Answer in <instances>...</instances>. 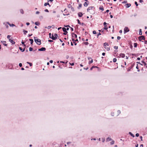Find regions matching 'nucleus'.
I'll use <instances>...</instances> for the list:
<instances>
[{
    "label": "nucleus",
    "instance_id": "39448f33",
    "mask_svg": "<svg viewBox=\"0 0 147 147\" xmlns=\"http://www.w3.org/2000/svg\"><path fill=\"white\" fill-rule=\"evenodd\" d=\"M107 24H107L105 22L103 23V25L105 27L103 29L106 30L108 29V27H107Z\"/></svg>",
    "mask_w": 147,
    "mask_h": 147
},
{
    "label": "nucleus",
    "instance_id": "f704fd0d",
    "mask_svg": "<svg viewBox=\"0 0 147 147\" xmlns=\"http://www.w3.org/2000/svg\"><path fill=\"white\" fill-rule=\"evenodd\" d=\"M33 49V48L31 47H30L29 48V51H32Z\"/></svg>",
    "mask_w": 147,
    "mask_h": 147
},
{
    "label": "nucleus",
    "instance_id": "774afa93",
    "mask_svg": "<svg viewBox=\"0 0 147 147\" xmlns=\"http://www.w3.org/2000/svg\"><path fill=\"white\" fill-rule=\"evenodd\" d=\"M30 23L29 22H27L26 23V24L27 26L29 25H30Z\"/></svg>",
    "mask_w": 147,
    "mask_h": 147
},
{
    "label": "nucleus",
    "instance_id": "72a5a7b5",
    "mask_svg": "<svg viewBox=\"0 0 147 147\" xmlns=\"http://www.w3.org/2000/svg\"><path fill=\"white\" fill-rule=\"evenodd\" d=\"M9 25L10 26H15V25L13 24H9Z\"/></svg>",
    "mask_w": 147,
    "mask_h": 147
},
{
    "label": "nucleus",
    "instance_id": "f3484780",
    "mask_svg": "<svg viewBox=\"0 0 147 147\" xmlns=\"http://www.w3.org/2000/svg\"><path fill=\"white\" fill-rule=\"evenodd\" d=\"M51 38L53 40H55V38H54V36L53 34H52V36H51V38Z\"/></svg>",
    "mask_w": 147,
    "mask_h": 147
},
{
    "label": "nucleus",
    "instance_id": "bb28decb",
    "mask_svg": "<svg viewBox=\"0 0 147 147\" xmlns=\"http://www.w3.org/2000/svg\"><path fill=\"white\" fill-rule=\"evenodd\" d=\"M35 24L37 26H38L40 24V23L38 22H36L35 23Z\"/></svg>",
    "mask_w": 147,
    "mask_h": 147
},
{
    "label": "nucleus",
    "instance_id": "0e129e2a",
    "mask_svg": "<svg viewBox=\"0 0 147 147\" xmlns=\"http://www.w3.org/2000/svg\"><path fill=\"white\" fill-rule=\"evenodd\" d=\"M40 13V12L38 11H37L36 12V14H38Z\"/></svg>",
    "mask_w": 147,
    "mask_h": 147
},
{
    "label": "nucleus",
    "instance_id": "864d4df0",
    "mask_svg": "<svg viewBox=\"0 0 147 147\" xmlns=\"http://www.w3.org/2000/svg\"><path fill=\"white\" fill-rule=\"evenodd\" d=\"M71 65V66H73L74 65V63H69Z\"/></svg>",
    "mask_w": 147,
    "mask_h": 147
},
{
    "label": "nucleus",
    "instance_id": "a18cd8bd",
    "mask_svg": "<svg viewBox=\"0 0 147 147\" xmlns=\"http://www.w3.org/2000/svg\"><path fill=\"white\" fill-rule=\"evenodd\" d=\"M71 10L72 11H75V10L74 9V8L73 7H71Z\"/></svg>",
    "mask_w": 147,
    "mask_h": 147
},
{
    "label": "nucleus",
    "instance_id": "423d86ee",
    "mask_svg": "<svg viewBox=\"0 0 147 147\" xmlns=\"http://www.w3.org/2000/svg\"><path fill=\"white\" fill-rule=\"evenodd\" d=\"M62 30L64 32V33L63 34L65 35H66L67 33L68 32L65 29V28L63 27L62 28Z\"/></svg>",
    "mask_w": 147,
    "mask_h": 147
},
{
    "label": "nucleus",
    "instance_id": "a878e982",
    "mask_svg": "<svg viewBox=\"0 0 147 147\" xmlns=\"http://www.w3.org/2000/svg\"><path fill=\"white\" fill-rule=\"evenodd\" d=\"M82 4H79L78 7V9H80V8L82 7Z\"/></svg>",
    "mask_w": 147,
    "mask_h": 147
},
{
    "label": "nucleus",
    "instance_id": "412c9836",
    "mask_svg": "<svg viewBox=\"0 0 147 147\" xmlns=\"http://www.w3.org/2000/svg\"><path fill=\"white\" fill-rule=\"evenodd\" d=\"M129 134L130 135V136H132L133 137H134L135 136L133 134H132L131 132H129Z\"/></svg>",
    "mask_w": 147,
    "mask_h": 147
},
{
    "label": "nucleus",
    "instance_id": "6ab92c4d",
    "mask_svg": "<svg viewBox=\"0 0 147 147\" xmlns=\"http://www.w3.org/2000/svg\"><path fill=\"white\" fill-rule=\"evenodd\" d=\"M19 49L22 52L24 51H25V48L23 49L21 47H19Z\"/></svg>",
    "mask_w": 147,
    "mask_h": 147
},
{
    "label": "nucleus",
    "instance_id": "338daca9",
    "mask_svg": "<svg viewBox=\"0 0 147 147\" xmlns=\"http://www.w3.org/2000/svg\"><path fill=\"white\" fill-rule=\"evenodd\" d=\"M81 24L82 26H83V25H84L85 26H86L85 24L84 23H81Z\"/></svg>",
    "mask_w": 147,
    "mask_h": 147
},
{
    "label": "nucleus",
    "instance_id": "7ed1b4c3",
    "mask_svg": "<svg viewBox=\"0 0 147 147\" xmlns=\"http://www.w3.org/2000/svg\"><path fill=\"white\" fill-rule=\"evenodd\" d=\"M138 38L139 39V40L140 41H141V40H144L145 39L144 36H140Z\"/></svg>",
    "mask_w": 147,
    "mask_h": 147
},
{
    "label": "nucleus",
    "instance_id": "f257e3e1",
    "mask_svg": "<svg viewBox=\"0 0 147 147\" xmlns=\"http://www.w3.org/2000/svg\"><path fill=\"white\" fill-rule=\"evenodd\" d=\"M34 41L38 45H40L41 44V40L40 39H37V38L34 37Z\"/></svg>",
    "mask_w": 147,
    "mask_h": 147
},
{
    "label": "nucleus",
    "instance_id": "dca6fc26",
    "mask_svg": "<svg viewBox=\"0 0 147 147\" xmlns=\"http://www.w3.org/2000/svg\"><path fill=\"white\" fill-rule=\"evenodd\" d=\"M119 55L122 58H123L125 57V55L124 53H121Z\"/></svg>",
    "mask_w": 147,
    "mask_h": 147
},
{
    "label": "nucleus",
    "instance_id": "9b49d317",
    "mask_svg": "<svg viewBox=\"0 0 147 147\" xmlns=\"http://www.w3.org/2000/svg\"><path fill=\"white\" fill-rule=\"evenodd\" d=\"M9 41L12 44H14L15 43V42L13 40L11 39H9Z\"/></svg>",
    "mask_w": 147,
    "mask_h": 147
},
{
    "label": "nucleus",
    "instance_id": "37998d69",
    "mask_svg": "<svg viewBox=\"0 0 147 147\" xmlns=\"http://www.w3.org/2000/svg\"><path fill=\"white\" fill-rule=\"evenodd\" d=\"M39 18L40 20H42L43 18V16H39Z\"/></svg>",
    "mask_w": 147,
    "mask_h": 147
},
{
    "label": "nucleus",
    "instance_id": "20e7f679",
    "mask_svg": "<svg viewBox=\"0 0 147 147\" xmlns=\"http://www.w3.org/2000/svg\"><path fill=\"white\" fill-rule=\"evenodd\" d=\"M135 63H133L130 66V67H129L128 68L127 71H129L131 70V69H132L134 66L135 65Z\"/></svg>",
    "mask_w": 147,
    "mask_h": 147
},
{
    "label": "nucleus",
    "instance_id": "b1692460",
    "mask_svg": "<svg viewBox=\"0 0 147 147\" xmlns=\"http://www.w3.org/2000/svg\"><path fill=\"white\" fill-rule=\"evenodd\" d=\"M139 34L140 35H142V30L141 29L139 30Z\"/></svg>",
    "mask_w": 147,
    "mask_h": 147
},
{
    "label": "nucleus",
    "instance_id": "4d7b16f0",
    "mask_svg": "<svg viewBox=\"0 0 147 147\" xmlns=\"http://www.w3.org/2000/svg\"><path fill=\"white\" fill-rule=\"evenodd\" d=\"M45 11L46 12H49V10L47 9H45Z\"/></svg>",
    "mask_w": 147,
    "mask_h": 147
},
{
    "label": "nucleus",
    "instance_id": "3c124183",
    "mask_svg": "<svg viewBox=\"0 0 147 147\" xmlns=\"http://www.w3.org/2000/svg\"><path fill=\"white\" fill-rule=\"evenodd\" d=\"M139 136V134L138 133H137L136 134V136L138 137Z\"/></svg>",
    "mask_w": 147,
    "mask_h": 147
},
{
    "label": "nucleus",
    "instance_id": "f03ea898",
    "mask_svg": "<svg viewBox=\"0 0 147 147\" xmlns=\"http://www.w3.org/2000/svg\"><path fill=\"white\" fill-rule=\"evenodd\" d=\"M129 30L128 27H125L124 29V33L125 34L126 33L129 32Z\"/></svg>",
    "mask_w": 147,
    "mask_h": 147
},
{
    "label": "nucleus",
    "instance_id": "f8f14e48",
    "mask_svg": "<svg viewBox=\"0 0 147 147\" xmlns=\"http://www.w3.org/2000/svg\"><path fill=\"white\" fill-rule=\"evenodd\" d=\"M78 15L79 17H82V16H83V14L82 12H80L78 13Z\"/></svg>",
    "mask_w": 147,
    "mask_h": 147
},
{
    "label": "nucleus",
    "instance_id": "5fc2aeb1",
    "mask_svg": "<svg viewBox=\"0 0 147 147\" xmlns=\"http://www.w3.org/2000/svg\"><path fill=\"white\" fill-rule=\"evenodd\" d=\"M11 36H10L9 35H8L7 36V38L9 39H9H10V37Z\"/></svg>",
    "mask_w": 147,
    "mask_h": 147
},
{
    "label": "nucleus",
    "instance_id": "c03bdc74",
    "mask_svg": "<svg viewBox=\"0 0 147 147\" xmlns=\"http://www.w3.org/2000/svg\"><path fill=\"white\" fill-rule=\"evenodd\" d=\"M19 66L20 67H22V63H19Z\"/></svg>",
    "mask_w": 147,
    "mask_h": 147
},
{
    "label": "nucleus",
    "instance_id": "ea45409f",
    "mask_svg": "<svg viewBox=\"0 0 147 147\" xmlns=\"http://www.w3.org/2000/svg\"><path fill=\"white\" fill-rule=\"evenodd\" d=\"M84 44H85L86 45H88V42H85L83 43Z\"/></svg>",
    "mask_w": 147,
    "mask_h": 147
},
{
    "label": "nucleus",
    "instance_id": "4c0bfd02",
    "mask_svg": "<svg viewBox=\"0 0 147 147\" xmlns=\"http://www.w3.org/2000/svg\"><path fill=\"white\" fill-rule=\"evenodd\" d=\"M102 142H104L105 141V138H102Z\"/></svg>",
    "mask_w": 147,
    "mask_h": 147
},
{
    "label": "nucleus",
    "instance_id": "e433bc0d",
    "mask_svg": "<svg viewBox=\"0 0 147 147\" xmlns=\"http://www.w3.org/2000/svg\"><path fill=\"white\" fill-rule=\"evenodd\" d=\"M77 20L78 21V24H81V23L80 22V20L78 19H77Z\"/></svg>",
    "mask_w": 147,
    "mask_h": 147
},
{
    "label": "nucleus",
    "instance_id": "aec40b11",
    "mask_svg": "<svg viewBox=\"0 0 147 147\" xmlns=\"http://www.w3.org/2000/svg\"><path fill=\"white\" fill-rule=\"evenodd\" d=\"M126 7L128 8L131 6V4L130 3H127L126 4Z\"/></svg>",
    "mask_w": 147,
    "mask_h": 147
},
{
    "label": "nucleus",
    "instance_id": "2f4dec72",
    "mask_svg": "<svg viewBox=\"0 0 147 147\" xmlns=\"http://www.w3.org/2000/svg\"><path fill=\"white\" fill-rule=\"evenodd\" d=\"M115 142L113 140L110 142V144L111 145H113L114 144Z\"/></svg>",
    "mask_w": 147,
    "mask_h": 147
},
{
    "label": "nucleus",
    "instance_id": "7c9ffc66",
    "mask_svg": "<svg viewBox=\"0 0 147 147\" xmlns=\"http://www.w3.org/2000/svg\"><path fill=\"white\" fill-rule=\"evenodd\" d=\"M49 5V3L48 2L45 3L44 4V6H47V5Z\"/></svg>",
    "mask_w": 147,
    "mask_h": 147
},
{
    "label": "nucleus",
    "instance_id": "c756f323",
    "mask_svg": "<svg viewBox=\"0 0 147 147\" xmlns=\"http://www.w3.org/2000/svg\"><path fill=\"white\" fill-rule=\"evenodd\" d=\"M67 7L69 8H71L72 7L71 5L70 4H69L68 5Z\"/></svg>",
    "mask_w": 147,
    "mask_h": 147
},
{
    "label": "nucleus",
    "instance_id": "9d476101",
    "mask_svg": "<svg viewBox=\"0 0 147 147\" xmlns=\"http://www.w3.org/2000/svg\"><path fill=\"white\" fill-rule=\"evenodd\" d=\"M89 4V2L88 1H86L84 3V5L85 7H87Z\"/></svg>",
    "mask_w": 147,
    "mask_h": 147
},
{
    "label": "nucleus",
    "instance_id": "680f3d73",
    "mask_svg": "<svg viewBox=\"0 0 147 147\" xmlns=\"http://www.w3.org/2000/svg\"><path fill=\"white\" fill-rule=\"evenodd\" d=\"M104 44H105L107 46H108L109 45L108 44V43L105 42Z\"/></svg>",
    "mask_w": 147,
    "mask_h": 147
},
{
    "label": "nucleus",
    "instance_id": "ddd939ff",
    "mask_svg": "<svg viewBox=\"0 0 147 147\" xmlns=\"http://www.w3.org/2000/svg\"><path fill=\"white\" fill-rule=\"evenodd\" d=\"M72 36V37H75V38H77V35L76 34H75L74 33H71Z\"/></svg>",
    "mask_w": 147,
    "mask_h": 147
},
{
    "label": "nucleus",
    "instance_id": "4468645a",
    "mask_svg": "<svg viewBox=\"0 0 147 147\" xmlns=\"http://www.w3.org/2000/svg\"><path fill=\"white\" fill-rule=\"evenodd\" d=\"M54 35V38H55V40H56V39L57 38L58 36V34H57L55 33Z\"/></svg>",
    "mask_w": 147,
    "mask_h": 147
},
{
    "label": "nucleus",
    "instance_id": "bf43d9fd",
    "mask_svg": "<svg viewBox=\"0 0 147 147\" xmlns=\"http://www.w3.org/2000/svg\"><path fill=\"white\" fill-rule=\"evenodd\" d=\"M130 48L132 49L133 48V46L132 45H131L130 46Z\"/></svg>",
    "mask_w": 147,
    "mask_h": 147
},
{
    "label": "nucleus",
    "instance_id": "4be33fe9",
    "mask_svg": "<svg viewBox=\"0 0 147 147\" xmlns=\"http://www.w3.org/2000/svg\"><path fill=\"white\" fill-rule=\"evenodd\" d=\"M29 40L30 41L31 44L32 45L34 42L33 39H29Z\"/></svg>",
    "mask_w": 147,
    "mask_h": 147
},
{
    "label": "nucleus",
    "instance_id": "c85d7f7f",
    "mask_svg": "<svg viewBox=\"0 0 147 147\" xmlns=\"http://www.w3.org/2000/svg\"><path fill=\"white\" fill-rule=\"evenodd\" d=\"M137 44L136 43H134V47L136 48L137 47Z\"/></svg>",
    "mask_w": 147,
    "mask_h": 147
},
{
    "label": "nucleus",
    "instance_id": "052dcab7",
    "mask_svg": "<svg viewBox=\"0 0 147 147\" xmlns=\"http://www.w3.org/2000/svg\"><path fill=\"white\" fill-rule=\"evenodd\" d=\"M107 51H109L110 50V48L109 47H107L106 49Z\"/></svg>",
    "mask_w": 147,
    "mask_h": 147
},
{
    "label": "nucleus",
    "instance_id": "393cba45",
    "mask_svg": "<svg viewBox=\"0 0 147 147\" xmlns=\"http://www.w3.org/2000/svg\"><path fill=\"white\" fill-rule=\"evenodd\" d=\"M20 12L22 14H23L24 13V11L22 9H20Z\"/></svg>",
    "mask_w": 147,
    "mask_h": 147
},
{
    "label": "nucleus",
    "instance_id": "09e8293b",
    "mask_svg": "<svg viewBox=\"0 0 147 147\" xmlns=\"http://www.w3.org/2000/svg\"><path fill=\"white\" fill-rule=\"evenodd\" d=\"M93 34H96V32L95 30H94L93 31Z\"/></svg>",
    "mask_w": 147,
    "mask_h": 147
},
{
    "label": "nucleus",
    "instance_id": "c9c22d12",
    "mask_svg": "<svg viewBox=\"0 0 147 147\" xmlns=\"http://www.w3.org/2000/svg\"><path fill=\"white\" fill-rule=\"evenodd\" d=\"M93 62V60L92 59V60L90 61H89V62H88V63L89 64H90L91 63H92Z\"/></svg>",
    "mask_w": 147,
    "mask_h": 147
},
{
    "label": "nucleus",
    "instance_id": "de8ad7c7",
    "mask_svg": "<svg viewBox=\"0 0 147 147\" xmlns=\"http://www.w3.org/2000/svg\"><path fill=\"white\" fill-rule=\"evenodd\" d=\"M52 27V26H48L47 28L48 29H49Z\"/></svg>",
    "mask_w": 147,
    "mask_h": 147
},
{
    "label": "nucleus",
    "instance_id": "1a4fd4ad",
    "mask_svg": "<svg viewBox=\"0 0 147 147\" xmlns=\"http://www.w3.org/2000/svg\"><path fill=\"white\" fill-rule=\"evenodd\" d=\"M1 42L3 44V45L5 46H7V44H6V42L5 41H1Z\"/></svg>",
    "mask_w": 147,
    "mask_h": 147
},
{
    "label": "nucleus",
    "instance_id": "13d9d810",
    "mask_svg": "<svg viewBox=\"0 0 147 147\" xmlns=\"http://www.w3.org/2000/svg\"><path fill=\"white\" fill-rule=\"evenodd\" d=\"M144 65L145 66H146V67H147V64L145 62L144 63Z\"/></svg>",
    "mask_w": 147,
    "mask_h": 147
},
{
    "label": "nucleus",
    "instance_id": "6e6d98bb",
    "mask_svg": "<svg viewBox=\"0 0 147 147\" xmlns=\"http://www.w3.org/2000/svg\"><path fill=\"white\" fill-rule=\"evenodd\" d=\"M121 38V37L119 36H117V39L118 40H119V39H120Z\"/></svg>",
    "mask_w": 147,
    "mask_h": 147
},
{
    "label": "nucleus",
    "instance_id": "603ef678",
    "mask_svg": "<svg viewBox=\"0 0 147 147\" xmlns=\"http://www.w3.org/2000/svg\"><path fill=\"white\" fill-rule=\"evenodd\" d=\"M114 48L115 49H118V47H117V46H115L114 47Z\"/></svg>",
    "mask_w": 147,
    "mask_h": 147
},
{
    "label": "nucleus",
    "instance_id": "a211bd4d",
    "mask_svg": "<svg viewBox=\"0 0 147 147\" xmlns=\"http://www.w3.org/2000/svg\"><path fill=\"white\" fill-rule=\"evenodd\" d=\"M93 68H98L99 67H98L97 66H93L90 69V70H92L93 69Z\"/></svg>",
    "mask_w": 147,
    "mask_h": 147
},
{
    "label": "nucleus",
    "instance_id": "58836bf2",
    "mask_svg": "<svg viewBox=\"0 0 147 147\" xmlns=\"http://www.w3.org/2000/svg\"><path fill=\"white\" fill-rule=\"evenodd\" d=\"M117 113H118V115H119L121 113V111L119 110H118L117 111Z\"/></svg>",
    "mask_w": 147,
    "mask_h": 147
},
{
    "label": "nucleus",
    "instance_id": "a19ab883",
    "mask_svg": "<svg viewBox=\"0 0 147 147\" xmlns=\"http://www.w3.org/2000/svg\"><path fill=\"white\" fill-rule=\"evenodd\" d=\"M114 113L113 112H112L111 113V115L112 116H114Z\"/></svg>",
    "mask_w": 147,
    "mask_h": 147
},
{
    "label": "nucleus",
    "instance_id": "49530a36",
    "mask_svg": "<svg viewBox=\"0 0 147 147\" xmlns=\"http://www.w3.org/2000/svg\"><path fill=\"white\" fill-rule=\"evenodd\" d=\"M135 4L137 6H138V3L136 1H135Z\"/></svg>",
    "mask_w": 147,
    "mask_h": 147
},
{
    "label": "nucleus",
    "instance_id": "473e14b6",
    "mask_svg": "<svg viewBox=\"0 0 147 147\" xmlns=\"http://www.w3.org/2000/svg\"><path fill=\"white\" fill-rule=\"evenodd\" d=\"M113 62L114 63L115 62L117 61V59L115 58H114L113 59Z\"/></svg>",
    "mask_w": 147,
    "mask_h": 147
},
{
    "label": "nucleus",
    "instance_id": "0eeeda50",
    "mask_svg": "<svg viewBox=\"0 0 147 147\" xmlns=\"http://www.w3.org/2000/svg\"><path fill=\"white\" fill-rule=\"evenodd\" d=\"M46 49L45 48L42 47L40 49H38V51H45L46 50Z\"/></svg>",
    "mask_w": 147,
    "mask_h": 147
},
{
    "label": "nucleus",
    "instance_id": "8fccbe9b",
    "mask_svg": "<svg viewBox=\"0 0 147 147\" xmlns=\"http://www.w3.org/2000/svg\"><path fill=\"white\" fill-rule=\"evenodd\" d=\"M65 13H66V14H65L64 13L63 14V15L64 16L68 15L69 14V13H67V12H65Z\"/></svg>",
    "mask_w": 147,
    "mask_h": 147
},
{
    "label": "nucleus",
    "instance_id": "6e6552de",
    "mask_svg": "<svg viewBox=\"0 0 147 147\" xmlns=\"http://www.w3.org/2000/svg\"><path fill=\"white\" fill-rule=\"evenodd\" d=\"M94 7L91 6L89 7L87 9V11L88 12H90V10H92L93 8Z\"/></svg>",
    "mask_w": 147,
    "mask_h": 147
},
{
    "label": "nucleus",
    "instance_id": "2eb2a0df",
    "mask_svg": "<svg viewBox=\"0 0 147 147\" xmlns=\"http://www.w3.org/2000/svg\"><path fill=\"white\" fill-rule=\"evenodd\" d=\"M112 140V139L111 138H110L109 137H108L106 139V141L107 142H109V141H111Z\"/></svg>",
    "mask_w": 147,
    "mask_h": 147
},
{
    "label": "nucleus",
    "instance_id": "5701e85b",
    "mask_svg": "<svg viewBox=\"0 0 147 147\" xmlns=\"http://www.w3.org/2000/svg\"><path fill=\"white\" fill-rule=\"evenodd\" d=\"M99 9L100 10H102V11H103V10H104V8L102 6H100L99 8Z\"/></svg>",
    "mask_w": 147,
    "mask_h": 147
},
{
    "label": "nucleus",
    "instance_id": "79ce46f5",
    "mask_svg": "<svg viewBox=\"0 0 147 147\" xmlns=\"http://www.w3.org/2000/svg\"><path fill=\"white\" fill-rule=\"evenodd\" d=\"M64 26L65 27L68 28V27H69L70 28V26L69 25H64Z\"/></svg>",
    "mask_w": 147,
    "mask_h": 147
},
{
    "label": "nucleus",
    "instance_id": "e2e57ef3",
    "mask_svg": "<svg viewBox=\"0 0 147 147\" xmlns=\"http://www.w3.org/2000/svg\"><path fill=\"white\" fill-rule=\"evenodd\" d=\"M48 42H53V41L52 40H48Z\"/></svg>",
    "mask_w": 147,
    "mask_h": 147
},
{
    "label": "nucleus",
    "instance_id": "cd10ccee",
    "mask_svg": "<svg viewBox=\"0 0 147 147\" xmlns=\"http://www.w3.org/2000/svg\"><path fill=\"white\" fill-rule=\"evenodd\" d=\"M23 32H24V34H26V33L28 32V31H27L26 30H23Z\"/></svg>",
    "mask_w": 147,
    "mask_h": 147
},
{
    "label": "nucleus",
    "instance_id": "69168bd1",
    "mask_svg": "<svg viewBox=\"0 0 147 147\" xmlns=\"http://www.w3.org/2000/svg\"><path fill=\"white\" fill-rule=\"evenodd\" d=\"M49 38H51V36H51V33H49Z\"/></svg>",
    "mask_w": 147,
    "mask_h": 147
}]
</instances>
